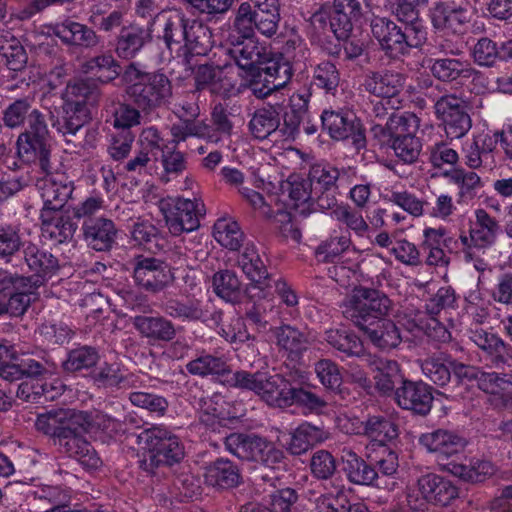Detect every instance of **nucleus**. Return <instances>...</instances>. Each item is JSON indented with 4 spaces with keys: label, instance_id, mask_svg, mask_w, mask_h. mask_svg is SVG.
Masks as SVG:
<instances>
[{
    "label": "nucleus",
    "instance_id": "34",
    "mask_svg": "<svg viewBox=\"0 0 512 512\" xmlns=\"http://www.w3.org/2000/svg\"><path fill=\"white\" fill-rule=\"evenodd\" d=\"M83 230L86 242L96 251L108 250L113 245L117 234L114 223L104 218L85 222Z\"/></svg>",
    "mask_w": 512,
    "mask_h": 512
},
{
    "label": "nucleus",
    "instance_id": "1",
    "mask_svg": "<svg viewBox=\"0 0 512 512\" xmlns=\"http://www.w3.org/2000/svg\"><path fill=\"white\" fill-rule=\"evenodd\" d=\"M241 41L230 50L235 59L242 84L257 98H265L272 91L283 88L292 77V67L282 55L270 56L268 48L251 34L239 33Z\"/></svg>",
    "mask_w": 512,
    "mask_h": 512
},
{
    "label": "nucleus",
    "instance_id": "30",
    "mask_svg": "<svg viewBox=\"0 0 512 512\" xmlns=\"http://www.w3.org/2000/svg\"><path fill=\"white\" fill-rule=\"evenodd\" d=\"M364 0H334L330 12V28L334 35L341 40L348 38L352 31L353 22L361 15Z\"/></svg>",
    "mask_w": 512,
    "mask_h": 512
},
{
    "label": "nucleus",
    "instance_id": "19",
    "mask_svg": "<svg viewBox=\"0 0 512 512\" xmlns=\"http://www.w3.org/2000/svg\"><path fill=\"white\" fill-rule=\"evenodd\" d=\"M417 495L424 509L425 503L435 507L451 506L460 495L459 487L450 479L436 474L426 473L417 480ZM416 496V494L414 493Z\"/></svg>",
    "mask_w": 512,
    "mask_h": 512
},
{
    "label": "nucleus",
    "instance_id": "8",
    "mask_svg": "<svg viewBox=\"0 0 512 512\" xmlns=\"http://www.w3.org/2000/svg\"><path fill=\"white\" fill-rule=\"evenodd\" d=\"M291 103V111L285 112L283 126L279 129V120L274 110L260 109L256 111L250 120L252 135L257 139H265L272 136L274 141H277L279 138L285 142L294 140L298 134L300 123L304 119L307 104L300 95H293Z\"/></svg>",
    "mask_w": 512,
    "mask_h": 512
},
{
    "label": "nucleus",
    "instance_id": "57",
    "mask_svg": "<svg viewBox=\"0 0 512 512\" xmlns=\"http://www.w3.org/2000/svg\"><path fill=\"white\" fill-rule=\"evenodd\" d=\"M64 387L61 382H54L50 388L45 385L35 386L30 381L22 382L17 390V397L25 401H35L40 396H45L46 399H54L61 395Z\"/></svg>",
    "mask_w": 512,
    "mask_h": 512
},
{
    "label": "nucleus",
    "instance_id": "10",
    "mask_svg": "<svg viewBox=\"0 0 512 512\" xmlns=\"http://www.w3.org/2000/svg\"><path fill=\"white\" fill-rule=\"evenodd\" d=\"M123 80L127 93L144 109L161 106L172 95L170 81L164 74L142 73L131 65L124 72Z\"/></svg>",
    "mask_w": 512,
    "mask_h": 512
},
{
    "label": "nucleus",
    "instance_id": "41",
    "mask_svg": "<svg viewBox=\"0 0 512 512\" xmlns=\"http://www.w3.org/2000/svg\"><path fill=\"white\" fill-rule=\"evenodd\" d=\"M48 370L44 369L41 363L34 359H23L20 362L11 359H5L0 363V378L13 382L24 377L34 378L46 375Z\"/></svg>",
    "mask_w": 512,
    "mask_h": 512
},
{
    "label": "nucleus",
    "instance_id": "11",
    "mask_svg": "<svg viewBox=\"0 0 512 512\" xmlns=\"http://www.w3.org/2000/svg\"><path fill=\"white\" fill-rule=\"evenodd\" d=\"M228 381L238 388L253 391L270 406L289 407V401L292 399L289 395L292 385L278 374L238 371L232 373Z\"/></svg>",
    "mask_w": 512,
    "mask_h": 512
},
{
    "label": "nucleus",
    "instance_id": "62",
    "mask_svg": "<svg viewBox=\"0 0 512 512\" xmlns=\"http://www.w3.org/2000/svg\"><path fill=\"white\" fill-rule=\"evenodd\" d=\"M471 55L480 66H493L501 58L497 44L489 38H481L473 46Z\"/></svg>",
    "mask_w": 512,
    "mask_h": 512
},
{
    "label": "nucleus",
    "instance_id": "31",
    "mask_svg": "<svg viewBox=\"0 0 512 512\" xmlns=\"http://www.w3.org/2000/svg\"><path fill=\"white\" fill-rule=\"evenodd\" d=\"M5 286L1 292L9 291L11 293L6 302L8 313L11 316L24 314L31 301L35 299L37 280L32 282L29 278L12 275V283H6Z\"/></svg>",
    "mask_w": 512,
    "mask_h": 512
},
{
    "label": "nucleus",
    "instance_id": "53",
    "mask_svg": "<svg viewBox=\"0 0 512 512\" xmlns=\"http://www.w3.org/2000/svg\"><path fill=\"white\" fill-rule=\"evenodd\" d=\"M134 325L146 337L168 340L174 334L171 324L158 317L138 316L134 319Z\"/></svg>",
    "mask_w": 512,
    "mask_h": 512
},
{
    "label": "nucleus",
    "instance_id": "5",
    "mask_svg": "<svg viewBox=\"0 0 512 512\" xmlns=\"http://www.w3.org/2000/svg\"><path fill=\"white\" fill-rule=\"evenodd\" d=\"M10 128L27 121L26 130L17 139V154L26 162L38 160L43 171L49 169L48 128L43 115L31 110L27 100H16L7 107L3 117Z\"/></svg>",
    "mask_w": 512,
    "mask_h": 512
},
{
    "label": "nucleus",
    "instance_id": "17",
    "mask_svg": "<svg viewBox=\"0 0 512 512\" xmlns=\"http://www.w3.org/2000/svg\"><path fill=\"white\" fill-rule=\"evenodd\" d=\"M434 109L449 138L459 139L471 129L468 104L463 98L454 94L444 95L435 102Z\"/></svg>",
    "mask_w": 512,
    "mask_h": 512
},
{
    "label": "nucleus",
    "instance_id": "38",
    "mask_svg": "<svg viewBox=\"0 0 512 512\" xmlns=\"http://www.w3.org/2000/svg\"><path fill=\"white\" fill-rule=\"evenodd\" d=\"M443 471L464 481L477 483L491 477L495 473V467L491 462L479 459L470 461L469 465L448 461L446 464H443Z\"/></svg>",
    "mask_w": 512,
    "mask_h": 512
},
{
    "label": "nucleus",
    "instance_id": "48",
    "mask_svg": "<svg viewBox=\"0 0 512 512\" xmlns=\"http://www.w3.org/2000/svg\"><path fill=\"white\" fill-rule=\"evenodd\" d=\"M317 253L319 256H323V260L325 261H334L335 258L347 253L352 254L353 259L358 262L361 256L360 251L352 246L351 238L348 233H335L331 235L327 241L318 247Z\"/></svg>",
    "mask_w": 512,
    "mask_h": 512
},
{
    "label": "nucleus",
    "instance_id": "9",
    "mask_svg": "<svg viewBox=\"0 0 512 512\" xmlns=\"http://www.w3.org/2000/svg\"><path fill=\"white\" fill-rule=\"evenodd\" d=\"M455 302L454 292L447 287L440 288L435 297L431 299L430 315L422 311L398 314V324L414 338H421L423 335L445 342L450 339V333L433 316L440 308L450 307Z\"/></svg>",
    "mask_w": 512,
    "mask_h": 512
},
{
    "label": "nucleus",
    "instance_id": "27",
    "mask_svg": "<svg viewBox=\"0 0 512 512\" xmlns=\"http://www.w3.org/2000/svg\"><path fill=\"white\" fill-rule=\"evenodd\" d=\"M322 125L336 140L352 137L355 142L362 139L361 122L351 111H328L321 115Z\"/></svg>",
    "mask_w": 512,
    "mask_h": 512
},
{
    "label": "nucleus",
    "instance_id": "43",
    "mask_svg": "<svg viewBox=\"0 0 512 512\" xmlns=\"http://www.w3.org/2000/svg\"><path fill=\"white\" fill-rule=\"evenodd\" d=\"M205 482L213 487L231 488L240 482L238 468L229 460H217L206 468Z\"/></svg>",
    "mask_w": 512,
    "mask_h": 512
},
{
    "label": "nucleus",
    "instance_id": "12",
    "mask_svg": "<svg viewBox=\"0 0 512 512\" xmlns=\"http://www.w3.org/2000/svg\"><path fill=\"white\" fill-rule=\"evenodd\" d=\"M418 117L410 112L393 114L386 128L391 137V147L395 155L405 163L417 160L422 144L415 135L419 129Z\"/></svg>",
    "mask_w": 512,
    "mask_h": 512
},
{
    "label": "nucleus",
    "instance_id": "24",
    "mask_svg": "<svg viewBox=\"0 0 512 512\" xmlns=\"http://www.w3.org/2000/svg\"><path fill=\"white\" fill-rule=\"evenodd\" d=\"M173 279L170 268L162 261L139 257L134 266V280L140 287L156 291L162 289Z\"/></svg>",
    "mask_w": 512,
    "mask_h": 512
},
{
    "label": "nucleus",
    "instance_id": "63",
    "mask_svg": "<svg viewBox=\"0 0 512 512\" xmlns=\"http://www.w3.org/2000/svg\"><path fill=\"white\" fill-rule=\"evenodd\" d=\"M315 373L323 386L328 389H338L342 383V374L337 364L323 359L315 364Z\"/></svg>",
    "mask_w": 512,
    "mask_h": 512
},
{
    "label": "nucleus",
    "instance_id": "56",
    "mask_svg": "<svg viewBox=\"0 0 512 512\" xmlns=\"http://www.w3.org/2000/svg\"><path fill=\"white\" fill-rule=\"evenodd\" d=\"M364 431L369 438L381 445L398 435L397 427L391 421L376 416L367 420Z\"/></svg>",
    "mask_w": 512,
    "mask_h": 512
},
{
    "label": "nucleus",
    "instance_id": "40",
    "mask_svg": "<svg viewBox=\"0 0 512 512\" xmlns=\"http://www.w3.org/2000/svg\"><path fill=\"white\" fill-rule=\"evenodd\" d=\"M42 232L50 239L62 243L74 235L76 226L68 218H64L59 210L42 209Z\"/></svg>",
    "mask_w": 512,
    "mask_h": 512
},
{
    "label": "nucleus",
    "instance_id": "60",
    "mask_svg": "<svg viewBox=\"0 0 512 512\" xmlns=\"http://www.w3.org/2000/svg\"><path fill=\"white\" fill-rule=\"evenodd\" d=\"M450 362H452V360L429 358L422 362V372L435 384L443 386L447 384L451 378Z\"/></svg>",
    "mask_w": 512,
    "mask_h": 512
},
{
    "label": "nucleus",
    "instance_id": "36",
    "mask_svg": "<svg viewBox=\"0 0 512 512\" xmlns=\"http://www.w3.org/2000/svg\"><path fill=\"white\" fill-rule=\"evenodd\" d=\"M262 13H279L278 0H249L242 3L235 18V29L238 33H253V15Z\"/></svg>",
    "mask_w": 512,
    "mask_h": 512
},
{
    "label": "nucleus",
    "instance_id": "47",
    "mask_svg": "<svg viewBox=\"0 0 512 512\" xmlns=\"http://www.w3.org/2000/svg\"><path fill=\"white\" fill-rule=\"evenodd\" d=\"M149 39L148 29L135 25L124 27L117 42V54L122 58H131L141 50Z\"/></svg>",
    "mask_w": 512,
    "mask_h": 512
},
{
    "label": "nucleus",
    "instance_id": "22",
    "mask_svg": "<svg viewBox=\"0 0 512 512\" xmlns=\"http://www.w3.org/2000/svg\"><path fill=\"white\" fill-rule=\"evenodd\" d=\"M43 209L60 210L71 197L74 190L73 181L62 172L47 173L38 183Z\"/></svg>",
    "mask_w": 512,
    "mask_h": 512
},
{
    "label": "nucleus",
    "instance_id": "39",
    "mask_svg": "<svg viewBox=\"0 0 512 512\" xmlns=\"http://www.w3.org/2000/svg\"><path fill=\"white\" fill-rule=\"evenodd\" d=\"M343 471L348 480L357 485L371 486L377 479V472L355 452L349 449L342 453Z\"/></svg>",
    "mask_w": 512,
    "mask_h": 512
},
{
    "label": "nucleus",
    "instance_id": "32",
    "mask_svg": "<svg viewBox=\"0 0 512 512\" xmlns=\"http://www.w3.org/2000/svg\"><path fill=\"white\" fill-rule=\"evenodd\" d=\"M371 32L381 47L392 56L404 54V36L402 30L386 17H374L371 20Z\"/></svg>",
    "mask_w": 512,
    "mask_h": 512
},
{
    "label": "nucleus",
    "instance_id": "45",
    "mask_svg": "<svg viewBox=\"0 0 512 512\" xmlns=\"http://www.w3.org/2000/svg\"><path fill=\"white\" fill-rule=\"evenodd\" d=\"M87 417V421L84 422L83 427L80 429V437L82 434L87 433L92 437H99L103 440L105 438H112L118 432L122 431V424L99 411H93L91 413L84 412Z\"/></svg>",
    "mask_w": 512,
    "mask_h": 512
},
{
    "label": "nucleus",
    "instance_id": "49",
    "mask_svg": "<svg viewBox=\"0 0 512 512\" xmlns=\"http://www.w3.org/2000/svg\"><path fill=\"white\" fill-rule=\"evenodd\" d=\"M214 239L229 250H237L243 241V232L231 217L218 219L213 228Z\"/></svg>",
    "mask_w": 512,
    "mask_h": 512
},
{
    "label": "nucleus",
    "instance_id": "61",
    "mask_svg": "<svg viewBox=\"0 0 512 512\" xmlns=\"http://www.w3.org/2000/svg\"><path fill=\"white\" fill-rule=\"evenodd\" d=\"M187 370L194 375H223L227 372L226 363L210 355L201 356L187 364Z\"/></svg>",
    "mask_w": 512,
    "mask_h": 512
},
{
    "label": "nucleus",
    "instance_id": "13",
    "mask_svg": "<svg viewBox=\"0 0 512 512\" xmlns=\"http://www.w3.org/2000/svg\"><path fill=\"white\" fill-rule=\"evenodd\" d=\"M390 300L381 292L363 287H356L343 304V313L352 319L358 327L361 322L387 314Z\"/></svg>",
    "mask_w": 512,
    "mask_h": 512
},
{
    "label": "nucleus",
    "instance_id": "25",
    "mask_svg": "<svg viewBox=\"0 0 512 512\" xmlns=\"http://www.w3.org/2000/svg\"><path fill=\"white\" fill-rule=\"evenodd\" d=\"M39 33L47 36L55 35L67 44L81 47H92L98 43V38L92 29L70 19L55 25H43L39 28Z\"/></svg>",
    "mask_w": 512,
    "mask_h": 512
},
{
    "label": "nucleus",
    "instance_id": "14",
    "mask_svg": "<svg viewBox=\"0 0 512 512\" xmlns=\"http://www.w3.org/2000/svg\"><path fill=\"white\" fill-rule=\"evenodd\" d=\"M138 443L150 453L152 462L173 464L184 456V449L177 436L166 428L155 426L138 435Z\"/></svg>",
    "mask_w": 512,
    "mask_h": 512
},
{
    "label": "nucleus",
    "instance_id": "2",
    "mask_svg": "<svg viewBox=\"0 0 512 512\" xmlns=\"http://www.w3.org/2000/svg\"><path fill=\"white\" fill-rule=\"evenodd\" d=\"M252 184L267 191L271 203H267L259 192L249 188H242L239 193L254 210L267 218L280 217L278 222L290 223L293 216H306L311 212V184L299 175H290L279 182L277 188L272 181H265L263 175L253 173Z\"/></svg>",
    "mask_w": 512,
    "mask_h": 512
},
{
    "label": "nucleus",
    "instance_id": "4",
    "mask_svg": "<svg viewBox=\"0 0 512 512\" xmlns=\"http://www.w3.org/2000/svg\"><path fill=\"white\" fill-rule=\"evenodd\" d=\"M86 421L83 411L61 409L39 415L35 425L39 431L57 437L66 452L75 457L83 467L95 469L101 464V460L90 443L80 437L79 427H83Z\"/></svg>",
    "mask_w": 512,
    "mask_h": 512
},
{
    "label": "nucleus",
    "instance_id": "59",
    "mask_svg": "<svg viewBox=\"0 0 512 512\" xmlns=\"http://www.w3.org/2000/svg\"><path fill=\"white\" fill-rule=\"evenodd\" d=\"M27 265L35 274L41 278H46L57 268V260L43 251H34L28 248L25 253Z\"/></svg>",
    "mask_w": 512,
    "mask_h": 512
},
{
    "label": "nucleus",
    "instance_id": "26",
    "mask_svg": "<svg viewBox=\"0 0 512 512\" xmlns=\"http://www.w3.org/2000/svg\"><path fill=\"white\" fill-rule=\"evenodd\" d=\"M370 342L382 351L397 348L403 340L399 327L391 320L379 316L359 327Z\"/></svg>",
    "mask_w": 512,
    "mask_h": 512
},
{
    "label": "nucleus",
    "instance_id": "46",
    "mask_svg": "<svg viewBox=\"0 0 512 512\" xmlns=\"http://www.w3.org/2000/svg\"><path fill=\"white\" fill-rule=\"evenodd\" d=\"M87 417V421L84 422L83 427L80 429V437L82 434L87 433L92 437H99L103 440L105 438H112L118 432L122 431V424L99 411H93L91 413L84 412Z\"/></svg>",
    "mask_w": 512,
    "mask_h": 512
},
{
    "label": "nucleus",
    "instance_id": "29",
    "mask_svg": "<svg viewBox=\"0 0 512 512\" xmlns=\"http://www.w3.org/2000/svg\"><path fill=\"white\" fill-rule=\"evenodd\" d=\"M364 86L371 94L386 99L392 108H398L404 77L397 72L372 73L366 77Z\"/></svg>",
    "mask_w": 512,
    "mask_h": 512
},
{
    "label": "nucleus",
    "instance_id": "7",
    "mask_svg": "<svg viewBox=\"0 0 512 512\" xmlns=\"http://www.w3.org/2000/svg\"><path fill=\"white\" fill-rule=\"evenodd\" d=\"M163 38L168 48L178 56L205 54L208 46L203 39L208 38V29L195 21L189 22L178 11L163 14Z\"/></svg>",
    "mask_w": 512,
    "mask_h": 512
},
{
    "label": "nucleus",
    "instance_id": "54",
    "mask_svg": "<svg viewBox=\"0 0 512 512\" xmlns=\"http://www.w3.org/2000/svg\"><path fill=\"white\" fill-rule=\"evenodd\" d=\"M450 182L459 188V197L461 199H471L475 191L480 189L483 184L480 176L472 171H465L461 168H454L446 173Z\"/></svg>",
    "mask_w": 512,
    "mask_h": 512
},
{
    "label": "nucleus",
    "instance_id": "35",
    "mask_svg": "<svg viewBox=\"0 0 512 512\" xmlns=\"http://www.w3.org/2000/svg\"><path fill=\"white\" fill-rule=\"evenodd\" d=\"M425 65L435 78L443 82L470 78L475 72L469 62L454 58L428 59Z\"/></svg>",
    "mask_w": 512,
    "mask_h": 512
},
{
    "label": "nucleus",
    "instance_id": "20",
    "mask_svg": "<svg viewBox=\"0 0 512 512\" xmlns=\"http://www.w3.org/2000/svg\"><path fill=\"white\" fill-rule=\"evenodd\" d=\"M418 444L421 449L434 455L443 468V464L447 463L444 461L465 450L467 441L455 431L439 428L422 433L418 438Z\"/></svg>",
    "mask_w": 512,
    "mask_h": 512
},
{
    "label": "nucleus",
    "instance_id": "23",
    "mask_svg": "<svg viewBox=\"0 0 512 512\" xmlns=\"http://www.w3.org/2000/svg\"><path fill=\"white\" fill-rule=\"evenodd\" d=\"M472 13L453 2H440L431 9L433 27L445 35L462 33Z\"/></svg>",
    "mask_w": 512,
    "mask_h": 512
},
{
    "label": "nucleus",
    "instance_id": "64",
    "mask_svg": "<svg viewBox=\"0 0 512 512\" xmlns=\"http://www.w3.org/2000/svg\"><path fill=\"white\" fill-rule=\"evenodd\" d=\"M348 499L343 489L320 495L315 500L317 512H347Z\"/></svg>",
    "mask_w": 512,
    "mask_h": 512
},
{
    "label": "nucleus",
    "instance_id": "15",
    "mask_svg": "<svg viewBox=\"0 0 512 512\" xmlns=\"http://www.w3.org/2000/svg\"><path fill=\"white\" fill-rule=\"evenodd\" d=\"M203 204L199 200L167 197L159 202L166 225L171 234L178 236L192 232L199 226V214Z\"/></svg>",
    "mask_w": 512,
    "mask_h": 512
},
{
    "label": "nucleus",
    "instance_id": "37",
    "mask_svg": "<svg viewBox=\"0 0 512 512\" xmlns=\"http://www.w3.org/2000/svg\"><path fill=\"white\" fill-rule=\"evenodd\" d=\"M327 438L328 434L320 427L303 422L291 431L286 449L293 455H301L312 446L324 442Z\"/></svg>",
    "mask_w": 512,
    "mask_h": 512
},
{
    "label": "nucleus",
    "instance_id": "42",
    "mask_svg": "<svg viewBox=\"0 0 512 512\" xmlns=\"http://www.w3.org/2000/svg\"><path fill=\"white\" fill-rule=\"evenodd\" d=\"M0 56L12 71H21L28 62V55L21 41L12 33H0Z\"/></svg>",
    "mask_w": 512,
    "mask_h": 512
},
{
    "label": "nucleus",
    "instance_id": "44",
    "mask_svg": "<svg viewBox=\"0 0 512 512\" xmlns=\"http://www.w3.org/2000/svg\"><path fill=\"white\" fill-rule=\"evenodd\" d=\"M263 445L255 434L232 433L225 439L227 450L241 460L256 462Z\"/></svg>",
    "mask_w": 512,
    "mask_h": 512
},
{
    "label": "nucleus",
    "instance_id": "58",
    "mask_svg": "<svg viewBox=\"0 0 512 512\" xmlns=\"http://www.w3.org/2000/svg\"><path fill=\"white\" fill-rule=\"evenodd\" d=\"M225 401L222 396L214 395L203 401L200 420L207 426L214 427L223 424L229 416L224 412Z\"/></svg>",
    "mask_w": 512,
    "mask_h": 512
},
{
    "label": "nucleus",
    "instance_id": "18",
    "mask_svg": "<svg viewBox=\"0 0 512 512\" xmlns=\"http://www.w3.org/2000/svg\"><path fill=\"white\" fill-rule=\"evenodd\" d=\"M475 222L471 223L468 233L459 236L461 251L467 261L475 260L495 240L497 222L484 210L475 211Z\"/></svg>",
    "mask_w": 512,
    "mask_h": 512
},
{
    "label": "nucleus",
    "instance_id": "50",
    "mask_svg": "<svg viewBox=\"0 0 512 512\" xmlns=\"http://www.w3.org/2000/svg\"><path fill=\"white\" fill-rule=\"evenodd\" d=\"M326 341L333 348L348 356H361L363 343L353 333L346 329H330L326 331Z\"/></svg>",
    "mask_w": 512,
    "mask_h": 512
},
{
    "label": "nucleus",
    "instance_id": "16",
    "mask_svg": "<svg viewBox=\"0 0 512 512\" xmlns=\"http://www.w3.org/2000/svg\"><path fill=\"white\" fill-rule=\"evenodd\" d=\"M240 76L232 64L223 66L201 65L196 71V85L199 90H208L210 93L223 98L237 95L241 88H246L242 82L238 84Z\"/></svg>",
    "mask_w": 512,
    "mask_h": 512
},
{
    "label": "nucleus",
    "instance_id": "55",
    "mask_svg": "<svg viewBox=\"0 0 512 512\" xmlns=\"http://www.w3.org/2000/svg\"><path fill=\"white\" fill-rule=\"evenodd\" d=\"M215 293L227 302L236 301L241 295L240 282L232 271H220L213 277Z\"/></svg>",
    "mask_w": 512,
    "mask_h": 512
},
{
    "label": "nucleus",
    "instance_id": "21",
    "mask_svg": "<svg viewBox=\"0 0 512 512\" xmlns=\"http://www.w3.org/2000/svg\"><path fill=\"white\" fill-rule=\"evenodd\" d=\"M395 401L403 409L416 414L426 415L430 412L433 402L431 387L422 381L404 379L395 392Z\"/></svg>",
    "mask_w": 512,
    "mask_h": 512
},
{
    "label": "nucleus",
    "instance_id": "33",
    "mask_svg": "<svg viewBox=\"0 0 512 512\" xmlns=\"http://www.w3.org/2000/svg\"><path fill=\"white\" fill-rule=\"evenodd\" d=\"M367 361L374 374L375 387L381 393H391L396 381L404 380L400 364L397 361L371 355Z\"/></svg>",
    "mask_w": 512,
    "mask_h": 512
},
{
    "label": "nucleus",
    "instance_id": "3",
    "mask_svg": "<svg viewBox=\"0 0 512 512\" xmlns=\"http://www.w3.org/2000/svg\"><path fill=\"white\" fill-rule=\"evenodd\" d=\"M89 79H76L66 87L63 94V113L53 126L62 134H76L89 119L87 99L94 88V80L108 82L118 75V66L111 56L92 59L85 65Z\"/></svg>",
    "mask_w": 512,
    "mask_h": 512
},
{
    "label": "nucleus",
    "instance_id": "52",
    "mask_svg": "<svg viewBox=\"0 0 512 512\" xmlns=\"http://www.w3.org/2000/svg\"><path fill=\"white\" fill-rule=\"evenodd\" d=\"M277 344L293 358L308 348V339L291 326H282L274 331Z\"/></svg>",
    "mask_w": 512,
    "mask_h": 512
},
{
    "label": "nucleus",
    "instance_id": "6",
    "mask_svg": "<svg viewBox=\"0 0 512 512\" xmlns=\"http://www.w3.org/2000/svg\"><path fill=\"white\" fill-rule=\"evenodd\" d=\"M238 265L249 280L246 293L251 299H268L277 292L286 305H297L298 297L295 292L285 282H275L269 277L254 245L248 244L244 247L238 257Z\"/></svg>",
    "mask_w": 512,
    "mask_h": 512
},
{
    "label": "nucleus",
    "instance_id": "28",
    "mask_svg": "<svg viewBox=\"0 0 512 512\" xmlns=\"http://www.w3.org/2000/svg\"><path fill=\"white\" fill-rule=\"evenodd\" d=\"M181 122L173 125L171 134L173 141L178 143L187 137L207 138L211 142H218L219 138L210 134V128L202 121H196L199 114V107L194 103H187L178 110Z\"/></svg>",
    "mask_w": 512,
    "mask_h": 512
},
{
    "label": "nucleus",
    "instance_id": "51",
    "mask_svg": "<svg viewBox=\"0 0 512 512\" xmlns=\"http://www.w3.org/2000/svg\"><path fill=\"white\" fill-rule=\"evenodd\" d=\"M475 383L482 391L492 395H498L503 400L512 397V375L500 377L494 372H479Z\"/></svg>",
    "mask_w": 512,
    "mask_h": 512
}]
</instances>
